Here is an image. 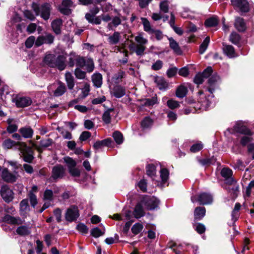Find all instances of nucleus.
Listing matches in <instances>:
<instances>
[{
    "instance_id": "f257e3e1",
    "label": "nucleus",
    "mask_w": 254,
    "mask_h": 254,
    "mask_svg": "<svg viewBox=\"0 0 254 254\" xmlns=\"http://www.w3.org/2000/svg\"><path fill=\"white\" fill-rule=\"evenodd\" d=\"M135 40L137 44L131 42L128 45V48L130 51L134 52L137 56H142L146 49L145 45L147 43L148 40L144 38L141 34L136 36L135 37Z\"/></svg>"
},
{
    "instance_id": "f03ea898",
    "label": "nucleus",
    "mask_w": 254,
    "mask_h": 254,
    "mask_svg": "<svg viewBox=\"0 0 254 254\" xmlns=\"http://www.w3.org/2000/svg\"><path fill=\"white\" fill-rule=\"evenodd\" d=\"M31 7L36 15H40L45 20H47L50 16L52 6L48 3H44L39 6L35 2H32Z\"/></svg>"
},
{
    "instance_id": "7ed1b4c3",
    "label": "nucleus",
    "mask_w": 254,
    "mask_h": 254,
    "mask_svg": "<svg viewBox=\"0 0 254 254\" xmlns=\"http://www.w3.org/2000/svg\"><path fill=\"white\" fill-rule=\"evenodd\" d=\"M191 201L193 203L197 201L200 205H207L212 202L213 197L209 193L203 192L198 194L197 196H192Z\"/></svg>"
},
{
    "instance_id": "20e7f679",
    "label": "nucleus",
    "mask_w": 254,
    "mask_h": 254,
    "mask_svg": "<svg viewBox=\"0 0 254 254\" xmlns=\"http://www.w3.org/2000/svg\"><path fill=\"white\" fill-rule=\"evenodd\" d=\"M234 127L236 132L249 135H252L250 130L245 126H241L240 124H237ZM252 140V138L250 136H244L242 138L241 143L243 145H246L248 143L250 142Z\"/></svg>"
},
{
    "instance_id": "39448f33",
    "label": "nucleus",
    "mask_w": 254,
    "mask_h": 254,
    "mask_svg": "<svg viewBox=\"0 0 254 254\" xmlns=\"http://www.w3.org/2000/svg\"><path fill=\"white\" fill-rule=\"evenodd\" d=\"M19 150L20 151L24 161L31 163L34 159L32 149L24 142H19Z\"/></svg>"
},
{
    "instance_id": "423d86ee",
    "label": "nucleus",
    "mask_w": 254,
    "mask_h": 254,
    "mask_svg": "<svg viewBox=\"0 0 254 254\" xmlns=\"http://www.w3.org/2000/svg\"><path fill=\"white\" fill-rule=\"evenodd\" d=\"M234 8L237 11L246 13L250 10V4L247 0H231Z\"/></svg>"
},
{
    "instance_id": "0eeeda50",
    "label": "nucleus",
    "mask_w": 254,
    "mask_h": 254,
    "mask_svg": "<svg viewBox=\"0 0 254 254\" xmlns=\"http://www.w3.org/2000/svg\"><path fill=\"white\" fill-rule=\"evenodd\" d=\"M65 169L61 165H57L53 167L52 175L49 180L51 182H56L58 179H62L65 175Z\"/></svg>"
},
{
    "instance_id": "6e6552de",
    "label": "nucleus",
    "mask_w": 254,
    "mask_h": 254,
    "mask_svg": "<svg viewBox=\"0 0 254 254\" xmlns=\"http://www.w3.org/2000/svg\"><path fill=\"white\" fill-rule=\"evenodd\" d=\"M79 216V210L78 207L75 205L70 206L67 209L65 214V219L69 222L76 220Z\"/></svg>"
},
{
    "instance_id": "1a4fd4ad",
    "label": "nucleus",
    "mask_w": 254,
    "mask_h": 254,
    "mask_svg": "<svg viewBox=\"0 0 254 254\" xmlns=\"http://www.w3.org/2000/svg\"><path fill=\"white\" fill-rule=\"evenodd\" d=\"M12 102L15 103L16 107L18 108L26 107L32 103L31 98L28 97L16 96L12 99Z\"/></svg>"
},
{
    "instance_id": "9d476101",
    "label": "nucleus",
    "mask_w": 254,
    "mask_h": 254,
    "mask_svg": "<svg viewBox=\"0 0 254 254\" xmlns=\"http://www.w3.org/2000/svg\"><path fill=\"white\" fill-rule=\"evenodd\" d=\"M0 194L6 202L11 201L13 198V192L7 185H3L1 187Z\"/></svg>"
},
{
    "instance_id": "9b49d317",
    "label": "nucleus",
    "mask_w": 254,
    "mask_h": 254,
    "mask_svg": "<svg viewBox=\"0 0 254 254\" xmlns=\"http://www.w3.org/2000/svg\"><path fill=\"white\" fill-rule=\"evenodd\" d=\"M1 177L4 181L11 183L16 181L18 175L17 173H12L10 172L7 168H4L2 171Z\"/></svg>"
},
{
    "instance_id": "f8f14e48",
    "label": "nucleus",
    "mask_w": 254,
    "mask_h": 254,
    "mask_svg": "<svg viewBox=\"0 0 254 254\" xmlns=\"http://www.w3.org/2000/svg\"><path fill=\"white\" fill-rule=\"evenodd\" d=\"M142 203L144 204L147 209L153 210L158 207L159 200L155 197H150L144 199Z\"/></svg>"
},
{
    "instance_id": "ddd939ff",
    "label": "nucleus",
    "mask_w": 254,
    "mask_h": 254,
    "mask_svg": "<svg viewBox=\"0 0 254 254\" xmlns=\"http://www.w3.org/2000/svg\"><path fill=\"white\" fill-rule=\"evenodd\" d=\"M73 2L71 0H63L59 9L61 13L69 15L71 13L70 7L72 6Z\"/></svg>"
},
{
    "instance_id": "4468645a",
    "label": "nucleus",
    "mask_w": 254,
    "mask_h": 254,
    "mask_svg": "<svg viewBox=\"0 0 254 254\" xmlns=\"http://www.w3.org/2000/svg\"><path fill=\"white\" fill-rule=\"evenodd\" d=\"M30 211V207L27 199L22 200L19 203V213L23 217H26Z\"/></svg>"
},
{
    "instance_id": "2eb2a0df",
    "label": "nucleus",
    "mask_w": 254,
    "mask_h": 254,
    "mask_svg": "<svg viewBox=\"0 0 254 254\" xmlns=\"http://www.w3.org/2000/svg\"><path fill=\"white\" fill-rule=\"evenodd\" d=\"M2 221L11 225L22 224V221L19 217H13L9 214H6L3 217Z\"/></svg>"
},
{
    "instance_id": "dca6fc26",
    "label": "nucleus",
    "mask_w": 254,
    "mask_h": 254,
    "mask_svg": "<svg viewBox=\"0 0 254 254\" xmlns=\"http://www.w3.org/2000/svg\"><path fill=\"white\" fill-rule=\"evenodd\" d=\"M111 94L117 98H120L126 94V89L123 86L116 85L114 86Z\"/></svg>"
},
{
    "instance_id": "f3484780",
    "label": "nucleus",
    "mask_w": 254,
    "mask_h": 254,
    "mask_svg": "<svg viewBox=\"0 0 254 254\" xmlns=\"http://www.w3.org/2000/svg\"><path fill=\"white\" fill-rule=\"evenodd\" d=\"M65 60L66 58L64 56L60 55L56 57L55 62L56 65L55 67L58 68L60 70H64L66 66Z\"/></svg>"
},
{
    "instance_id": "a211bd4d",
    "label": "nucleus",
    "mask_w": 254,
    "mask_h": 254,
    "mask_svg": "<svg viewBox=\"0 0 254 254\" xmlns=\"http://www.w3.org/2000/svg\"><path fill=\"white\" fill-rule=\"evenodd\" d=\"M154 81L158 88L161 90H165L168 87V83L162 77H156Z\"/></svg>"
},
{
    "instance_id": "6ab92c4d",
    "label": "nucleus",
    "mask_w": 254,
    "mask_h": 254,
    "mask_svg": "<svg viewBox=\"0 0 254 254\" xmlns=\"http://www.w3.org/2000/svg\"><path fill=\"white\" fill-rule=\"evenodd\" d=\"M221 175L230 184L234 181V180L231 177L233 175V171L229 168H223L221 171Z\"/></svg>"
},
{
    "instance_id": "aec40b11",
    "label": "nucleus",
    "mask_w": 254,
    "mask_h": 254,
    "mask_svg": "<svg viewBox=\"0 0 254 254\" xmlns=\"http://www.w3.org/2000/svg\"><path fill=\"white\" fill-rule=\"evenodd\" d=\"M234 25L235 28L240 32H244L246 29V23L244 19L242 17H236Z\"/></svg>"
},
{
    "instance_id": "412c9836",
    "label": "nucleus",
    "mask_w": 254,
    "mask_h": 254,
    "mask_svg": "<svg viewBox=\"0 0 254 254\" xmlns=\"http://www.w3.org/2000/svg\"><path fill=\"white\" fill-rule=\"evenodd\" d=\"M143 203L140 202L137 203L134 207L133 215L135 218L138 219L143 216L145 214L144 212L143 206Z\"/></svg>"
},
{
    "instance_id": "4be33fe9",
    "label": "nucleus",
    "mask_w": 254,
    "mask_h": 254,
    "mask_svg": "<svg viewBox=\"0 0 254 254\" xmlns=\"http://www.w3.org/2000/svg\"><path fill=\"white\" fill-rule=\"evenodd\" d=\"M170 48L177 55H181L182 50L178 43L172 37L168 38Z\"/></svg>"
},
{
    "instance_id": "5701e85b",
    "label": "nucleus",
    "mask_w": 254,
    "mask_h": 254,
    "mask_svg": "<svg viewBox=\"0 0 254 254\" xmlns=\"http://www.w3.org/2000/svg\"><path fill=\"white\" fill-rule=\"evenodd\" d=\"M63 25V21L61 19L58 18L54 20L51 23L52 29L57 35L61 33V27Z\"/></svg>"
},
{
    "instance_id": "b1692460",
    "label": "nucleus",
    "mask_w": 254,
    "mask_h": 254,
    "mask_svg": "<svg viewBox=\"0 0 254 254\" xmlns=\"http://www.w3.org/2000/svg\"><path fill=\"white\" fill-rule=\"evenodd\" d=\"M19 132L21 136L26 138H30L33 134V130L30 127H25L20 128Z\"/></svg>"
},
{
    "instance_id": "393cba45",
    "label": "nucleus",
    "mask_w": 254,
    "mask_h": 254,
    "mask_svg": "<svg viewBox=\"0 0 254 254\" xmlns=\"http://www.w3.org/2000/svg\"><path fill=\"white\" fill-rule=\"evenodd\" d=\"M56 57V56L53 54H49L46 55L44 59L45 64L51 67H55L56 65L55 63Z\"/></svg>"
},
{
    "instance_id": "a878e982",
    "label": "nucleus",
    "mask_w": 254,
    "mask_h": 254,
    "mask_svg": "<svg viewBox=\"0 0 254 254\" xmlns=\"http://www.w3.org/2000/svg\"><path fill=\"white\" fill-rule=\"evenodd\" d=\"M223 50L224 53L229 58H234L237 56L234 47L231 45H223Z\"/></svg>"
},
{
    "instance_id": "bb28decb",
    "label": "nucleus",
    "mask_w": 254,
    "mask_h": 254,
    "mask_svg": "<svg viewBox=\"0 0 254 254\" xmlns=\"http://www.w3.org/2000/svg\"><path fill=\"white\" fill-rule=\"evenodd\" d=\"M112 142L111 138H107L102 140H99L96 141L93 145V147L95 149L98 150L103 146L111 145Z\"/></svg>"
},
{
    "instance_id": "cd10ccee",
    "label": "nucleus",
    "mask_w": 254,
    "mask_h": 254,
    "mask_svg": "<svg viewBox=\"0 0 254 254\" xmlns=\"http://www.w3.org/2000/svg\"><path fill=\"white\" fill-rule=\"evenodd\" d=\"M66 88L65 84L62 82L58 83V86L54 92V96L55 97H60L62 96L66 91Z\"/></svg>"
},
{
    "instance_id": "c85d7f7f",
    "label": "nucleus",
    "mask_w": 254,
    "mask_h": 254,
    "mask_svg": "<svg viewBox=\"0 0 254 254\" xmlns=\"http://www.w3.org/2000/svg\"><path fill=\"white\" fill-rule=\"evenodd\" d=\"M86 19L90 23L95 24H100L101 23V16H95L91 13H86L85 16Z\"/></svg>"
},
{
    "instance_id": "c756f323",
    "label": "nucleus",
    "mask_w": 254,
    "mask_h": 254,
    "mask_svg": "<svg viewBox=\"0 0 254 254\" xmlns=\"http://www.w3.org/2000/svg\"><path fill=\"white\" fill-rule=\"evenodd\" d=\"M65 79L68 89L72 90L74 87V79L71 73L67 72L65 74Z\"/></svg>"
},
{
    "instance_id": "7c9ffc66",
    "label": "nucleus",
    "mask_w": 254,
    "mask_h": 254,
    "mask_svg": "<svg viewBox=\"0 0 254 254\" xmlns=\"http://www.w3.org/2000/svg\"><path fill=\"white\" fill-rule=\"evenodd\" d=\"M111 20V22H109L107 26L109 30H113L114 28H116L122 22L121 19L118 16H114Z\"/></svg>"
},
{
    "instance_id": "2f4dec72",
    "label": "nucleus",
    "mask_w": 254,
    "mask_h": 254,
    "mask_svg": "<svg viewBox=\"0 0 254 254\" xmlns=\"http://www.w3.org/2000/svg\"><path fill=\"white\" fill-rule=\"evenodd\" d=\"M205 212L206 210L204 207H196L194 212V219H201L205 216Z\"/></svg>"
},
{
    "instance_id": "473e14b6",
    "label": "nucleus",
    "mask_w": 254,
    "mask_h": 254,
    "mask_svg": "<svg viewBox=\"0 0 254 254\" xmlns=\"http://www.w3.org/2000/svg\"><path fill=\"white\" fill-rule=\"evenodd\" d=\"M16 232L18 235L24 236L30 234L31 229L28 226H20L16 229Z\"/></svg>"
},
{
    "instance_id": "72a5a7b5",
    "label": "nucleus",
    "mask_w": 254,
    "mask_h": 254,
    "mask_svg": "<svg viewBox=\"0 0 254 254\" xmlns=\"http://www.w3.org/2000/svg\"><path fill=\"white\" fill-rule=\"evenodd\" d=\"M93 84L97 88L100 87L102 84V76L100 73H94L92 76Z\"/></svg>"
},
{
    "instance_id": "f704fd0d",
    "label": "nucleus",
    "mask_w": 254,
    "mask_h": 254,
    "mask_svg": "<svg viewBox=\"0 0 254 254\" xmlns=\"http://www.w3.org/2000/svg\"><path fill=\"white\" fill-rule=\"evenodd\" d=\"M120 38V33L116 31L108 37V41L110 45H116L119 42Z\"/></svg>"
},
{
    "instance_id": "c9c22d12",
    "label": "nucleus",
    "mask_w": 254,
    "mask_h": 254,
    "mask_svg": "<svg viewBox=\"0 0 254 254\" xmlns=\"http://www.w3.org/2000/svg\"><path fill=\"white\" fill-rule=\"evenodd\" d=\"M187 88L183 85H181L176 90V95L178 98H183L187 95Z\"/></svg>"
},
{
    "instance_id": "e433bc0d",
    "label": "nucleus",
    "mask_w": 254,
    "mask_h": 254,
    "mask_svg": "<svg viewBox=\"0 0 254 254\" xmlns=\"http://www.w3.org/2000/svg\"><path fill=\"white\" fill-rule=\"evenodd\" d=\"M43 199L45 201H48V202L52 201L54 199L53 191L46 189L44 192Z\"/></svg>"
},
{
    "instance_id": "4c0bfd02",
    "label": "nucleus",
    "mask_w": 254,
    "mask_h": 254,
    "mask_svg": "<svg viewBox=\"0 0 254 254\" xmlns=\"http://www.w3.org/2000/svg\"><path fill=\"white\" fill-rule=\"evenodd\" d=\"M141 20L143 25L144 30L149 34L151 33L153 29L151 28L149 21L146 18L144 17H141Z\"/></svg>"
},
{
    "instance_id": "58836bf2",
    "label": "nucleus",
    "mask_w": 254,
    "mask_h": 254,
    "mask_svg": "<svg viewBox=\"0 0 254 254\" xmlns=\"http://www.w3.org/2000/svg\"><path fill=\"white\" fill-rule=\"evenodd\" d=\"M210 42V37H207L204 40L202 44L200 45L199 50V53L200 54H203L207 49L209 43Z\"/></svg>"
},
{
    "instance_id": "ea45409f",
    "label": "nucleus",
    "mask_w": 254,
    "mask_h": 254,
    "mask_svg": "<svg viewBox=\"0 0 254 254\" xmlns=\"http://www.w3.org/2000/svg\"><path fill=\"white\" fill-rule=\"evenodd\" d=\"M218 23V20L216 17H212L205 21V25L206 27H213L216 26Z\"/></svg>"
},
{
    "instance_id": "a19ab883",
    "label": "nucleus",
    "mask_w": 254,
    "mask_h": 254,
    "mask_svg": "<svg viewBox=\"0 0 254 254\" xmlns=\"http://www.w3.org/2000/svg\"><path fill=\"white\" fill-rule=\"evenodd\" d=\"M113 137L114 138L116 142L120 144L123 142L124 138L123 135L121 132L119 131H116L113 133Z\"/></svg>"
},
{
    "instance_id": "79ce46f5",
    "label": "nucleus",
    "mask_w": 254,
    "mask_h": 254,
    "mask_svg": "<svg viewBox=\"0 0 254 254\" xmlns=\"http://www.w3.org/2000/svg\"><path fill=\"white\" fill-rule=\"evenodd\" d=\"M28 197L29 198L31 206L33 207H35L38 203L37 198L36 194L32 193V192H28Z\"/></svg>"
},
{
    "instance_id": "37998d69",
    "label": "nucleus",
    "mask_w": 254,
    "mask_h": 254,
    "mask_svg": "<svg viewBox=\"0 0 254 254\" xmlns=\"http://www.w3.org/2000/svg\"><path fill=\"white\" fill-rule=\"evenodd\" d=\"M241 37L236 32H232L230 36V41L233 44L237 45L239 43Z\"/></svg>"
},
{
    "instance_id": "c03bdc74",
    "label": "nucleus",
    "mask_w": 254,
    "mask_h": 254,
    "mask_svg": "<svg viewBox=\"0 0 254 254\" xmlns=\"http://www.w3.org/2000/svg\"><path fill=\"white\" fill-rule=\"evenodd\" d=\"M198 161L202 165H209L214 164L216 162V159L214 157H212L210 158L200 159Z\"/></svg>"
},
{
    "instance_id": "a18cd8bd",
    "label": "nucleus",
    "mask_w": 254,
    "mask_h": 254,
    "mask_svg": "<svg viewBox=\"0 0 254 254\" xmlns=\"http://www.w3.org/2000/svg\"><path fill=\"white\" fill-rule=\"evenodd\" d=\"M86 74V72L82 70L79 68L77 67L74 70V75L78 79H83L85 78Z\"/></svg>"
},
{
    "instance_id": "49530a36",
    "label": "nucleus",
    "mask_w": 254,
    "mask_h": 254,
    "mask_svg": "<svg viewBox=\"0 0 254 254\" xmlns=\"http://www.w3.org/2000/svg\"><path fill=\"white\" fill-rule=\"evenodd\" d=\"M19 142H16L10 139H7L4 141L3 146L5 148L9 149L12 148L15 145H17L19 146L18 143Z\"/></svg>"
},
{
    "instance_id": "de8ad7c7",
    "label": "nucleus",
    "mask_w": 254,
    "mask_h": 254,
    "mask_svg": "<svg viewBox=\"0 0 254 254\" xmlns=\"http://www.w3.org/2000/svg\"><path fill=\"white\" fill-rule=\"evenodd\" d=\"M147 175L152 177L156 174V167L153 164H148L146 167Z\"/></svg>"
},
{
    "instance_id": "09e8293b",
    "label": "nucleus",
    "mask_w": 254,
    "mask_h": 254,
    "mask_svg": "<svg viewBox=\"0 0 254 254\" xmlns=\"http://www.w3.org/2000/svg\"><path fill=\"white\" fill-rule=\"evenodd\" d=\"M152 125V121L149 117H145L141 122V126L143 128L149 127Z\"/></svg>"
},
{
    "instance_id": "8fccbe9b",
    "label": "nucleus",
    "mask_w": 254,
    "mask_h": 254,
    "mask_svg": "<svg viewBox=\"0 0 254 254\" xmlns=\"http://www.w3.org/2000/svg\"><path fill=\"white\" fill-rule=\"evenodd\" d=\"M65 163L67 165L68 169L72 168L75 167L76 165V162L71 158L69 157H65L64 158Z\"/></svg>"
},
{
    "instance_id": "3c124183",
    "label": "nucleus",
    "mask_w": 254,
    "mask_h": 254,
    "mask_svg": "<svg viewBox=\"0 0 254 254\" xmlns=\"http://www.w3.org/2000/svg\"><path fill=\"white\" fill-rule=\"evenodd\" d=\"M90 91V85L88 83H85L83 88L81 89V95H80V98H84L87 96Z\"/></svg>"
},
{
    "instance_id": "603ef678",
    "label": "nucleus",
    "mask_w": 254,
    "mask_h": 254,
    "mask_svg": "<svg viewBox=\"0 0 254 254\" xmlns=\"http://www.w3.org/2000/svg\"><path fill=\"white\" fill-rule=\"evenodd\" d=\"M167 105L169 108L172 110L180 107L179 102L173 99L168 100Z\"/></svg>"
},
{
    "instance_id": "864d4df0",
    "label": "nucleus",
    "mask_w": 254,
    "mask_h": 254,
    "mask_svg": "<svg viewBox=\"0 0 254 254\" xmlns=\"http://www.w3.org/2000/svg\"><path fill=\"white\" fill-rule=\"evenodd\" d=\"M143 228V227L142 224L140 223H135L133 225L131 228V231L134 234L137 235L141 231Z\"/></svg>"
},
{
    "instance_id": "5fc2aeb1",
    "label": "nucleus",
    "mask_w": 254,
    "mask_h": 254,
    "mask_svg": "<svg viewBox=\"0 0 254 254\" xmlns=\"http://www.w3.org/2000/svg\"><path fill=\"white\" fill-rule=\"evenodd\" d=\"M112 111L110 110H107L104 112L103 115L102 119L103 121L107 124L110 123L111 116L110 113Z\"/></svg>"
},
{
    "instance_id": "6e6d98bb",
    "label": "nucleus",
    "mask_w": 254,
    "mask_h": 254,
    "mask_svg": "<svg viewBox=\"0 0 254 254\" xmlns=\"http://www.w3.org/2000/svg\"><path fill=\"white\" fill-rule=\"evenodd\" d=\"M35 43V38L33 36L29 37L25 42V46L27 48H31Z\"/></svg>"
},
{
    "instance_id": "4d7b16f0",
    "label": "nucleus",
    "mask_w": 254,
    "mask_h": 254,
    "mask_svg": "<svg viewBox=\"0 0 254 254\" xmlns=\"http://www.w3.org/2000/svg\"><path fill=\"white\" fill-rule=\"evenodd\" d=\"M157 102V99L156 97H153L152 98L145 99L144 100V105L146 106H153Z\"/></svg>"
},
{
    "instance_id": "13d9d810",
    "label": "nucleus",
    "mask_w": 254,
    "mask_h": 254,
    "mask_svg": "<svg viewBox=\"0 0 254 254\" xmlns=\"http://www.w3.org/2000/svg\"><path fill=\"white\" fill-rule=\"evenodd\" d=\"M203 144L201 142H198L195 144H193L190 148V150L191 152L195 153L200 151L203 148Z\"/></svg>"
},
{
    "instance_id": "bf43d9fd",
    "label": "nucleus",
    "mask_w": 254,
    "mask_h": 254,
    "mask_svg": "<svg viewBox=\"0 0 254 254\" xmlns=\"http://www.w3.org/2000/svg\"><path fill=\"white\" fill-rule=\"evenodd\" d=\"M44 36V44H51L54 40V37L50 33L46 34Z\"/></svg>"
},
{
    "instance_id": "052dcab7",
    "label": "nucleus",
    "mask_w": 254,
    "mask_h": 254,
    "mask_svg": "<svg viewBox=\"0 0 254 254\" xmlns=\"http://www.w3.org/2000/svg\"><path fill=\"white\" fill-rule=\"evenodd\" d=\"M91 233L93 237L98 238L102 236L104 232H102L99 228L96 227L91 230Z\"/></svg>"
},
{
    "instance_id": "680f3d73",
    "label": "nucleus",
    "mask_w": 254,
    "mask_h": 254,
    "mask_svg": "<svg viewBox=\"0 0 254 254\" xmlns=\"http://www.w3.org/2000/svg\"><path fill=\"white\" fill-rule=\"evenodd\" d=\"M23 14L25 18L31 21L34 20L36 18L33 12L29 10H24L23 11Z\"/></svg>"
},
{
    "instance_id": "e2e57ef3",
    "label": "nucleus",
    "mask_w": 254,
    "mask_h": 254,
    "mask_svg": "<svg viewBox=\"0 0 254 254\" xmlns=\"http://www.w3.org/2000/svg\"><path fill=\"white\" fill-rule=\"evenodd\" d=\"M75 64L76 66L79 67H83L86 65V62L84 58L81 57L77 56L76 59V63Z\"/></svg>"
},
{
    "instance_id": "0e129e2a",
    "label": "nucleus",
    "mask_w": 254,
    "mask_h": 254,
    "mask_svg": "<svg viewBox=\"0 0 254 254\" xmlns=\"http://www.w3.org/2000/svg\"><path fill=\"white\" fill-rule=\"evenodd\" d=\"M169 176V172L166 169H162L160 171V177L161 178L162 181L163 182H165Z\"/></svg>"
},
{
    "instance_id": "69168bd1",
    "label": "nucleus",
    "mask_w": 254,
    "mask_h": 254,
    "mask_svg": "<svg viewBox=\"0 0 254 254\" xmlns=\"http://www.w3.org/2000/svg\"><path fill=\"white\" fill-rule=\"evenodd\" d=\"M125 75V72L123 71H120L118 73L114 75L113 78L115 79L116 82L119 83L121 81H122V78L124 77Z\"/></svg>"
},
{
    "instance_id": "338daca9",
    "label": "nucleus",
    "mask_w": 254,
    "mask_h": 254,
    "mask_svg": "<svg viewBox=\"0 0 254 254\" xmlns=\"http://www.w3.org/2000/svg\"><path fill=\"white\" fill-rule=\"evenodd\" d=\"M53 143V140L51 138L43 139L40 141V145L42 147H47L51 146Z\"/></svg>"
},
{
    "instance_id": "774afa93",
    "label": "nucleus",
    "mask_w": 254,
    "mask_h": 254,
    "mask_svg": "<svg viewBox=\"0 0 254 254\" xmlns=\"http://www.w3.org/2000/svg\"><path fill=\"white\" fill-rule=\"evenodd\" d=\"M76 228L79 232L83 234H87L88 231L87 226L83 224H79L77 225Z\"/></svg>"
}]
</instances>
